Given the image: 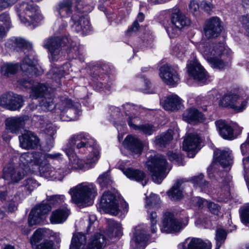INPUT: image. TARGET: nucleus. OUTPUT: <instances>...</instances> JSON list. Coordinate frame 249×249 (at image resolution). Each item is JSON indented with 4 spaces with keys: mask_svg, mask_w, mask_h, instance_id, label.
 <instances>
[{
    "mask_svg": "<svg viewBox=\"0 0 249 249\" xmlns=\"http://www.w3.org/2000/svg\"><path fill=\"white\" fill-rule=\"evenodd\" d=\"M182 182L181 180H177L172 187L166 193L171 200H178L182 197L183 193L180 187Z\"/></svg>",
    "mask_w": 249,
    "mask_h": 249,
    "instance_id": "30",
    "label": "nucleus"
},
{
    "mask_svg": "<svg viewBox=\"0 0 249 249\" xmlns=\"http://www.w3.org/2000/svg\"><path fill=\"white\" fill-rule=\"evenodd\" d=\"M63 75L62 70L57 67L52 69L48 74V77L55 80L57 83L59 82L60 79L63 76Z\"/></svg>",
    "mask_w": 249,
    "mask_h": 249,
    "instance_id": "53",
    "label": "nucleus"
},
{
    "mask_svg": "<svg viewBox=\"0 0 249 249\" xmlns=\"http://www.w3.org/2000/svg\"><path fill=\"white\" fill-rule=\"evenodd\" d=\"M100 206L107 213L117 215L119 212V202L116 196L110 191L105 192L102 195Z\"/></svg>",
    "mask_w": 249,
    "mask_h": 249,
    "instance_id": "13",
    "label": "nucleus"
},
{
    "mask_svg": "<svg viewBox=\"0 0 249 249\" xmlns=\"http://www.w3.org/2000/svg\"><path fill=\"white\" fill-rule=\"evenodd\" d=\"M21 193L20 192H17L14 196H11V199H9L7 211L9 213L15 212L18 209V206L21 201Z\"/></svg>",
    "mask_w": 249,
    "mask_h": 249,
    "instance_id": "40",
    "label": "nucleus"
},
{
    "mask_svg": "<svg viewBox=\"0 0 249 249\" xmlns=\"http://www.w3.org/2000/svg\"><path fill=\"white\" fill-rule=\"evenodd\" d=\"M124 174L129 178L134 180L137 181H142V184L144 186L148 181L146 178L145 174L142 171L138 169H135L132 168H128L123 170Z\"/></svg>",
    "mask_w": 249,
    "mask_h": 249,
    "instance_id": "27",
    "label": "nucleus"
},
{
    "mask_svg": "<svg viewBox=\"0 0 249 249\" xmlns=\"http://www.w3.org/2000/svg\"><path fill=\"white\" fill-rule=\"evenodd\" d=\"M123 145L125 148L136 154H141L143 148L142 141H123Z\"/></svg>",
    "mask_w": 249,
    "mask_h": 249,
    "instance_id": "38",
    "label": "nucleus"
},
{
    "mask_svg": "<svg viewBox=\"0 0 249 249\" xmlns=\"http://www.w3.org/2000/svg\"><path fill=\"white\" fill-rule=\"evenodd\" d=\"M24 176V172L20 168H15L10 166L4 167L3 170V178L11 183L18 182Z\"/></svg>",
    "mask_w": 249,
    "mask_h": 249,
    "instance_id": "21",
    "label": "nucleus"
},
{
    "mask_svg": "<svg viewBox=\"0 0 249 249\" xmlns=\"http://www.w3.org/2000/svg\"><path fill=\"white\" fill-rule=\"evenodd\" d=\"M221 191L219 193V201H226L228 200L230 196V192L229 190V183L231 181V178L229 176H225L223 178H221Z\"/></svg>",
    "mask_w": 249,
    "mask_h": 249,
    "instance_id": "33",
    "label": "nucleus"
},
{
    "mask_svg": "<svg viewBox=\"0 0 249 249\" xmlns=\"http://www.w3.org/2000/svg\"><path fill=\"white\" fill-rule=\"evenodd\" d=\"M240 217L242 222L247 224L249 223V205L243 208L240 212Z\"/></svg>",
    "mask_w": 249,
    "mask_h": 249,
    "instance_id": "58",
    "label": "nucleus"
},
{
    "mask_svg": "<svg viewBox=\"0 0 249 249\" xmlns=\"http://www.w3.org/2000/svg\"><path fill=\"white\" fill-rule=\"evenodd\" d=\"M15 8L21 22L30 26L37 22L39 12L38 7L32 1H22L17 4Z\"/></svg>",
    "mask_w": 249,
    "mask_h": 249,
    "instance_id": "7",
    "label": "nucleus"
},
{
    "mask_svg": "<svg viewBox=\"0 0 249 249\" xmlns=\"http://www.w3.org/2000/svg\"><path fill=\"white\" fill-rule=\"evenodd\" d=\"M47 200L53 205H58L61 204L64 201V195H53L47 196Z\"/></svg>",
    "mask_w": 249,
    "mask_h": 249,
    "instance_id": "56",
    "label": "nucleus"
},
{
    "mask_svg": "<svg viewBox=\"0 0 249 249\" xmlns=\"http://www.w3.org/2000/svg\"><path fill=\"white\" fill-rule=\"evenodd\" d=\"M71 170L68 168H63L58 169L57 170H51V171L46 172L45 176L47 178H50L52 179H57L62 180L64 177L70 173Z\"/></svg>",
    "mask_w": 249,
    "mask_h": 249,
    "instance_id": "37",
    "label": "nucleus"
},
{
    "mask_svg": "<svg viewBox=\"0 0 249 249\" xmlns=\"http://www.w3.org/2000/svg\"><path fill=\"white\" fill-rule=\"evenodd\" d=\"M97 182L100 186L104 188H109L112 183L108 172H106L100 175L97 179Z\"/></svg>",
    "mask_w": 249,
    "mask_h": 249,
    "instance_id": "43",
    "label": "nucleus"
},
{
    "mask_svg": "<svg viewBox=\"0 0 249 249\" xmlns=\"http://www.w3.org/2000/svg\"><path fill=\"white\" fill-rule=\"evenodd\" d=\"M220 136L224 139H234L236 137L233 134L232 127L225 121L219 120L215 122Z\"/></svg>",
    "mask_w": 249,
    "mask_h": 249,
    "instance_id": "25",
    "label": "nucleus"
},
{
    "mask_svg": "<svg viewBox=\"0 0 249 249\" xmlns=\"http://www.w3.org/2000/svg\"><path fill=\"white\" fill-rule=\"evenodd\" d=\"M187 224L176 218L173 213L166 212L163 215L162 221L161 232L170 233L179 232Z\"/></svg>",
    "mask_w": 249,
    "mask_h": 249,
    "instance_id": "11",
    "label": "nucleus"
},
{
    "mask_svg": "<svg viewBox=\"0 0 249 249\" xmlns=\"http://www.w3.org/2000/svg\"><path fill=\"white\" fill-rule=\"evenodd\" d=\"M198 50L214 68L221 70L230 65L231 51L224 43L202 41L198 45Z\"/></svg>",
    "mask_w": 249,
    "mask_h": 249,
    "instance_id": "2",
    "label": "nucleus"
},
{
    "mask_svg": "<svg viewBox=\"0 0 249 249\" xmlns=\"http://www.w3.org/2000/svg\"><path fill=\"white\" fill-rule=\"evenodd\" d=\"M90 139H91V137L89 134L84 132H81L74 134L71 138V140H89Z\"/></svg>",
    "mask_w": 249,
    "mask_h": 249,
    "instance_id": "60",
    "label": "nucleus"
},
{
    "mask_svg": "<svg viewBox=\"0 0 249 249\" xmlns=\"http://www.w3.org/2000/svg\"><path fill=\"white\" fill-rule=\"evenodd\" d=\"M187 68L189 75L197 81L205 83L211 81L212 77L196 59L190 61L187 64Z\"/></svg>",
    "mask_w": 249,
    "mask_h": 249,
    "instance_id": "12",
    "label": "nucleus"
},
{
    "mask_svg": "<svg viewBox=\"0 0 249 249\" xmlns=\"http://www.w3.org/2000/svg\"><path fill=\"white\" fill-rule=\"evenodd\" d=\"M18 138L19 140H39L34 132L28 130H24Z\"/></svg>",
    "mask_w": 249,
    "mask_h": 249,
    "instance_id": "55",
    "label": "nucleus"
},
{
    "mask_svg": "<svg viewBox=\"0 0 249 249\" xmlns=\"http://www.w3.org/2000/svg\"><path fill=\"white\" fill-rule=\"evenodd\" d=\"M40 128L45 134L48 136L47 139H54V137L55 134V130L53 129L52 124L46 118L40 116Z\"/></svg>",
    "mask_w": 249,
    "mask_h": 249,
    "instance_id": "31",
    "label": "nucleus"
},
{
    "mask_svg": "<svg viewBox=\"0 0 249 249\" xmlns=\"http://www.w3.org/2000/svg\"><path fill=\"white\" fill-rule=\"evenodd\" d=\"M92 8L93 3L91 1L89 4H86L79 11L75 10L71 18L73 23L71 26L73 31L82 35H86L90 32L91 27L89 21L83 13L90 12Z\"/></svg>",
    "mask_w": 249,
    "mask_h": 249,
    "instance_id": "6",
    "label": "nucleus"
},
{
    "mask_svg": "<svg viewBox=\"0 0 249 249\" xmlns=\"http://www.w3.org/2000/svg\"><path fill=\"white\" fill-rule=\"evenodd\" d=\"M167 155L169 160L174 162L177 165L180 166L184 164L183 156L179 152H173L169 151L168 152Z\"/></svg>",
    "mask_w": 249,
    "mask_h": 249,
    "instance_id": "45",
    "label": "nucleus"
},
{
    "mask_svg": "<svg viewBox=\"0 0 249 249\" xmlns=\"http://www.w3.org/2000/svg\"><path fill=\"white\" fill-rule=\"evenodd\" d=\"M133 123L131 121V117L128 119V125L132 129L138 130L140 132L146 135H151L156 131V127L152 124H145L138 125Z\"/></svg>",
    "mask_w": 249,
    "mask_h": 249,
    "instance_id": "29",
    "label": "nucleus"
},
{
    "mask_svg": "<svg viewBox=\"0 0 249 249\" xmlns=\"http://www.w3.org/2000/svg\"><path fill=\"white\" fill-rule=\"evenodd\" d=\"M221 31V21L219 18L212 17L206 22L204 33L207 38H211L218 36Z\"/></svg>",
    "mask_w": 249,
    "mask_h": 249,
    "instance_id": "18",
    "label": "nucleus"
},
{
    "mask_svg": "<svg viewBox=\"0 0 249 249\" xmlns=\"http://www.w3.org/2000/svg\"><path fill=\"white\" fill-rule=\"evenodd\" d=\"M187 241L183 242L178 246L179 249H211V244L205 242L200 238H193L187 244V248L186 247Z\"/></svg>",
    "mask_w": 249,
    "mask_h": 249,
    "instance_id": "26",
    "label": "nucleus"
},
{
    "mask_svg": "<svg viewBox=\"0 0 249 249\" xmlns=\"http://www.w3.org/2000/svg\"><path fill=\"white\" fill-rule=\"evenodd\" d=\"M232 158L230 151L216 148L213 153V163H218L224 168L231 163Z\"/></svg>",
    "mask_w": 249,
    "mask_h": 249,
    "instance_id": "22",
    "label": "nucleus"
},
{
    "mask_svg": "<svg viewBox=\"0 0 249 249\" xmlns=\"http://www.w3.org/2000/svg\"><path fill=\"white\" fill-rule=\"evenodd\" d=\"M70 214V211L66 208L58 209L53 212L50 216L52 224L62 223L66 221Z\"/></svg>",
    "mask_w": 249,
    "mask_h": 249,
    "instance_id": "28",
    "label": "nucleus"
},
{
    "mask_svg": "<svg viewBox=\"0 0 249 249\" xmlns=\"http://www.w3.org/2000/svg\"><path fill=\"white\" fill-rule=\"evenodd\" d=\"M188 48V46L185 44H177L173 47L172 53L178 57H181L187 51Z\"/></svg>",
    "mask_w": 249,
    "mask_h": 249,
    "instance_id": "50",
    "label": "nucleus"
},
{
    "mask_svg": "<svg viewBox=\"0 0 249 249\" xmlns=\"http://www.w3.org/2000/svg\"><path fill=\"white\" fill-rule=\"evenodd\" d=\"M87 238L84 234L82 233L73 234L70 249H83L86 243Z\"/></svg>",
    "mask_w": 249,
    "mask_h": 249,
    "instance_id": "34",
    "label": "nucleus"
},
{
    "mask_svg": "<svg viewBox=\"0 0 249 249\" xmlns=\"http://www.w3.org/2000/svg\"><path fill=\"white\" fill-rule=\"evenodd\" d=\"M156 144L160 150L164 151L174 148L175 143L174 141H155Z\"/></svg>",
    "mask_w": 249,
    "mask_h": 249,
    "instance_id": "57",
    "label": "nucleus"
},
{
    "mask_svg": "<svg viewBox=\"0 0 249 249\" xmlns=\"http://www.w3.org/2000/svg\"><path fill=\"white\" fill-rule=\"evenodd\" d=\"M26 190L31 193L35 188L39 185V183L33 178H29L24 181L23 185Z\"/></svg>",
    "mask_w": 249,
    "mask_h": 249,
    "instance_id": "51",
    "label": "nucleus"
},
{
    "mask_svg": "<svg viewBox=\"0 0 249 249\" xmlns=\"http://www.w3.org/2000/svg\"><path fill=\"white\" fill-rule=\"evenodd\" d=\"M240 22L246 31L247 36H249V15H244L240 18Z\"/></svg>",
    "mask_w": 249,
    "mask_h": 249,
    "instance_id": "64",
    "label": "nucleus"
},
{
    "mask_svg": "<svg viewBox=\"0 0 249 249\" xmlns=\"http://www.w3.org/2000/svg\"><path fill=\"white\" fill-rule=\"evenodd\" d=\"M6 46L18 52L24 53L31 51L32 44L21 37H13L6 43Z\"/></svg>",
    "mask_w": 249,
    "mask_h": 249,
    "instance_id": "20",
    "label": "nucleus"
},
{
    "mask_svg": "<svg viewBox=\"0 0 249 249\" xmlns=\"http://www.w3.org/2000/svg\"><path fill=\"white\" fill-rule=\"evenodd\" d=\"M163 108L169 111H176L181 109L183 107L181 99L177 95L172 94L167 96L160 101Z\"/></svg>",
    "mask_w": 249,
    "mask_h": 249,
    "instance_id": "23",
    "label": "nucleus"
},
{
    "mask_svg": "<svg viewBox=\"0 0 249 249\" xmlns=\"http://www.w3.org/2000/svg\"><path fill=\"white\" fill-rule=\"evenodd\" d=\"M202 141H183L182 150L186 152H191L192 155H188L190 157L193 158L196 153L195 151L196 149L199 150L200 148L199 145Z\"/></svg>",
    "mask_w": 249,
    "mask_h": 249,
    "instance_id": "39",
    "label": "nucleus"
},
{
    "mask_svg": "<svg viewBox=\"0 0 249 249\" xmlns=\"http://www.w3.org/2000/svg\"><path fill=\"white\" fill-rule=\"evenodd\" d=\"M91 0L84 1L78 0H61L53 7V13L56 17L54 30L57 34H63L67 27V19L72 16L75 10L79 11L83 4H89Z\"/></svg>",
    "mask_w": 249,
    "mask_h": 249,
    "instance_id": "3",
    "label": "nucleus"
},
{
    "mask_svg": "<svg viewBox=\"0 0 249 249\" xmlns=\"http://www.w3.org/2000/svg\"><path fill=\"white\" fill-rule=\"evenodd\" d=\"M125 114L128 116L127 122L129 117H131V121L133 123H137L139 121V119L136 115H134L135 111V107L129 103H126L122 106Z\"/></svg>",
    "mask_w": 249,
    "mask_h": 249,
    "instance_id": "41",
    "label": "nucleus"
},
{
    "mask_svg": "<svg viewBox=\"0 0 249 249\" xmlns=\"http://www.w3.org/2000/svg\"><path fill=\"white\" fill-rule=\"evenodd\" d=\"M20 146L25 149H37L39 146H41L39 141H19Z\"/></svg>",
    "mask_w": 249,
    "mask_h": 249,
    "instance_id": "54",
    "label": "nucleus"
},
{
    "mask_svg": "<svg viewBox=\"0 0 249 249\" xmlns=\"http://www.w3.org/2000/svg\"><path fill=\"white\" fill-rule=\"evenodd\" d=\"M189 10L195 16L199 14V5L198 2L195 0H191L189 4Z\"/></svg>",
    "mask_w": 249,
    "mask_h": 249,
    "instance_id": "61",
    "label": "nucleus"
},
{
    "mask_svg": "<svg viewBox=\"0 0 249 249\" xmlns=\"http://www.w3.org/2000/svg\"><path fill=\"white\" fill-rule=\"evenodd\" d=\"M227 231L222 228H217L215 231L216 245L221 246L225 241L227 236Z\"/></svg>",
    "mask_w": 249,
    "mask_h": 249,
    "instance_id": "44",
    "label": "nucleus"
},
{
    "mask_svg": "<svg viewBox=\"0 0 249 249\" xmlns=\"http://www.w3.org/2000/svg\"><path fill=\"white\" fill-rule=\"evenodd\" d=\"M237 95L231 92L225 94L219 101V106L222 107H236L233 103L236 101Z\"/></svg>",
    "mask_w": 249,
    "mask_h": 249,
    "instance_id": "36",
    "label": "nucleus"
},
{
    "mask_svg": "<svg viewBox=\"0 0 249 249\" xmlns=\"http://www.w3.org/2000/svg\"><path fill=\"white\" fill-rule=\"evenodd\" d=\"M77 149L86 147L89 148L90 154L87 158L84 160L85 164L88 168H92L98 161L100 158L101 148L99 145L94 142L93 144H88V143L81 141L78 143L75 147Z\"/></svg>",
    "mask_w": 249,
    "mask_h": 249,
    "instance_id": "14",
    "label": "nucleus"
},
{
    "mask_svg": "<svg viewBox=\"0 0 249 249\" xmlns=\"http://www.w3.org/2000/svg\"><path fill=\"white\" fill-rule=\"evenodd\" d=\"M28 120L29 117L27 116L8 118L5 120L6 130L12 133H17L25 126Z\"/></svg>",
    "mask_w": 249,
    "mask_h": 249,
    "instance_id": "19",
    "label": "nucleus"
},
{
    "mask_svg": "<svg viewBox=\"0 0 249 249\" xmlns=\"http://www.w3.org/2000/svg\"><path fill=\"white\" fill-rule=\"evenodd\" d=\"M159 75L162 81L169 85H174L179 81L176 71L167 64L160 67Z\"/></svg>",
    "mask_w": 249,
    "mask_h": 249,
    "instance_id": "17",
    "label": "nucleus"
},
{
    "mask_svg": "<svg viewBox=\"0 0 249 249\" xmlns=\"http://www.w3.org/2000/svg\"><path fill=\"white\" fill-rule=\"evenodd\" d=\"M51 209L50 204L44 202L36 205L31 210L29 214V226L32 227L42 222L43 216L47 214Z\"/></svg>",
    "mask_w": 249,
    "mask_h": 249,
    "instance_id": "15",
    "label": "nucleus"
},
{
    "mask_svg": "<svg viewBox=\"0 0 249 249\" xmlns=\"http://www.w3.org/2000/svg\"><path fill=\"white\" fill-rule=\"evenodd\" d=\"M190 181L195 186L200 188L202 191H209L211 189V184L204 179V175L202 173L193 177L190 178Z\"/></svg>",
    "mask_w": 249,
    "mask_h": 249,
    "instance_id": "35",
    "label": "nucleus"
},
{
    "mask_svg": "<svg viewBox=\"0 0 249 249\" xmlns=\"http://www.w3.org/2000/svg\"><path fill=\"white\" fill-rule=\"evenodd\" d=\"M171 20L172 26L166 28L170 37H174L183 27L190 24V19L182 14L178 8L172 10Z\"/></svg>",
    "mask_w": 249,
    "mask_h": 249,
    "instance_id": "10",
    "label": "nucleus"
},
{
    "mask_svg": "<svg viewBox=\"0 0 249 249\" xmlns=\"http://www.w3.org/2000/svg\"><path fill=\"white\" fill-rule=\"evenodd\" d=\"M35 249H55L54 243L52 240H46L36 246Z\"/></svg>",
    "mask_w": 249,
    "mask_h": 249,
    "instance_id": "59",
    "label": "nucleus"
},
{
    "mask_svg": "<svg viewBox=\"0 0 249 249\" xmlns=\"http://www.w3.org/2000/svg\"><path fill=\"white\" fill-rule=\"evenodd\" d=\"M147 165L153 181L160 184L167 175L165 173L167 161L165 157L160 155H156L151 158Z\"/></svg>",
    "mask_w": 249,
    "mask_h": 249,
    "instance_id": "8",
    "label": "nucleus"
},
{
    "mask_svg": "<svg viewBox=\"0 0 249 249\" xmlns=\"http://www.w3.org/2000/svg\"><path fill=\"white\" fill-rule=\"evenodd\" d=\"M178 139V134L174 133L172 129H169L162 132L156 138V140H173Z\"/></svg>",
    "mask_w": 249,
    "mask_h": 249,
    "instance_id": "48",
    "label": "nucleus"
},
{
    "mask_svg": "<svg viewBox=\"0 0 249 249\" xmlns=\"http://www.w3.org/2000/svg\"><path fill=\"white\" fill-rule=\"evenodd\" d=\"M48 91V89L45 84L37 83L33 86L30 93L33 99L43 97L39 102V106L44 111L52 110L55 107L53 99Z\"/></svg>",
    "mask_w": 249,
    "mask_h": 249,
    "instance_id": "9",
    "label": "nucleus"
},
{
    "mask_svg": "<svg viewBox=\"0 0 249 249\" xmlns=\"http://www.w3.org/2000/svg\"><path fill=\"white\" fill-rule=\"evenodd\" d=\"M37 61L32 56L26 57L22 61L20 66L18 63H7L1 68L2 75L8 77L10 75L14 74L19 69L32 75H39L40 71L37 67Z\"/></svg>",
    "mask_w": 249,
    "mask_h": 249,
    "instance_id": "5",
    "label": "nucleus"
},
{
    "mask_svg": "<svg viewBox=\"0 0 249 249\" xmlns=\"http://www.w3.org/2000/svg\"><path fill=\"white\" fill-rule=\"evenodd\" d=\"M236 101L233 103L236 107H231L236 112H240L243 111L246 107L247 102L242 98L239 95H237Z\"/></svg>",
    "mask_w": 249,
    "mask_h": 249,
    "instance_id": "49",
    "label": "nucleus"
},
{
    "mask_svg": "<svg viewBox=\"0 0 249 249\" xmlns=\"http://www.w3.org/2000/svg\"><path fill=\"white\" fill-rule=\"evenodd\" d=\"M68 46L67 53L69 59L82 60L83 50L78 43L71 41L66 35L51 36L45 39L43 46L48 50L49 58L52 61H56L64 56L62 48Z\"/></svg>",
    "mask_w": 249,
    "mask_h": 249,
    "instance_id": "1",
    "label": "nucleus"
},
{
    "mask_svg": "<svg viewBox=\"0 0 249 249\" xmlns=\"http://www.w3.org/2000/svg\"><path fill=\"white\" fill-rule=\"evenodd\" d=\"M13 93H9L1 96L0 98V104L1 106L11 110V104L13 97Z\"/></svg>",
    "mask_w": 249,
    "mask_h": 249,
    "instance_id": "52",
    "label": "nucleus"
},
{
    "mask_svg": "<svg viewBox=\"0 0 249 249\" xmlns=\"http://www.w3.org/2000/svg\"><path fill=\"white\" fill-rule=\"evenodd\" d=\"M13 100L11 104V110H16L20 109L23 106V100L22 97L19 95L12 94Z\"/></svg>",
    "mask_w": 249,
    "mask_h": 249,
    "instance_id": "47",
    "label": "nucleus"
},
{
    "mask_svg": "<svg viewBox=\"0 0 249 249\" xmlns=\"http://www.w3.org/2000/svg\"><path fill=\"white\" fill-rule=\"evenodd\" d=\"M69 194L71 200L76 204H86L97 195L95 186L93 183H82L75 187L71 188Z\"/></svg>",
    "mask_w": 249,
    "mask_h": 249,
    "instance_id": "4",
    "label": "nucleus"
},
{
    "mask_svg": "<svg viewBox=\"0 0 249 249\" xmlns=\"http://www.w3.org/2000/svg\"><path fill=\"white\" fill-rule=\"evenodd\" d=\"M157 215L156 212H152L150 213V219L151 221V231L152 233L156 232L157 230Z\"/></svg>",
    "mask_w": 249,
    "mask_h": 249,
    "instance_id": "62",
    "label": "nucleus"
},
{
    "mask_svg": "<svg viewBox=\"0 0 249 249\" xmlns=\"http://www.w3.org/2000/svg\"><path fill=\"white\" fill-rule=\"evenodd\" d=\"M108 224L110 231L113 233L114 232V235H112V236L119 237L122 235V230L120 223L111 220L109 221Z\"/></svg>",
    "mask_w": 249,
    "mask_h": 249,
    "instance_id": "46",
    "label": "nucleus"
},
{
    "mask_svg": "<svg viewBox=\"0 0 249 249\" xmlns=\"http://www.w3.org/2000/svg\"><path fill=\"white\" fill-rule=\"evenodd\" d=\"M96 220V216L94 215H89V223L86 229V233L89 234L94 231L95 227L93 226L94 223Z\"/></svg>",
    "mask_w": 249,
    "mask_h": 249,
    "instance_id": "63",
    "label": "nucleus"
},
{
    "mask_svg": "<svg viewBox=\"0 0 249 249\" xmlns=\"http://www.w3.org/2000/svg\"><path fill=\"white\" fill-rule=\"evenodd\" d=\"M183 119L186 122L195 124L204 120L203 114L195 107L187 109L183 114Z\"/></svg>",
    "mask_w": 249,
    "mask_h": 249,
    "instance_id": "24",
    "label": "nucleus"
},
{
    "mask_svg": "<svg viewBox=\"0 0 249 249\" xmlns=\"http://www.w3.org/2000/svg\"><path fill=\"white\" fill-rule=\"evenodd\" d=\"M148 240V236L144 228L141 226L136 227L131 240V246L135 249H144Z\"/></svg>",
    "mask_w": 249,
    "mask_h": 249,
    "instance_id": "16",
    "label": "nucleus"
},
{
    "mask_svg": "<svg viewBox=\"0 0 249 249\" xmlns=\"http://www.w3.org/2000/svg\"><path fill=\"white\" fill-rule=\"evenodd\" d=\"M41 158L40 152H27L22 154L19 158L20 161L24 165H27L28 163L34 162V163H38Z\"/></svg>",
    "mask_w": 249,
    "mask_h": 249,
    "instance_id": "32",
    "label": "nucleus"
},
{
    "mask_svg": "<svg viewBox=\"0 0 249 249\" xmlns=\"http://www.w3.org/2000/svg\"><path fill=\"white\" fill-rule=\"evenodd\" d=\"M44 236V231L42 229H38L36 230L30 238V243L33 248L36 249V246L43 238Z\"/></svg>",
    "mask_w": 249,
    "mask_h": 249,
    "instance_id": "42",
    "label": "nucleus"
}]
</instances>
